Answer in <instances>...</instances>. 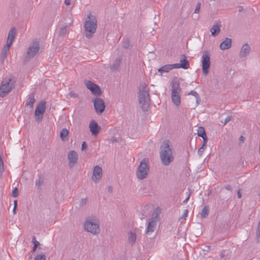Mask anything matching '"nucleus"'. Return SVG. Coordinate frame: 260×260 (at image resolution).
Segmentation results:
<instances>
[{
  "label": "nucleus",
  "mask_w": 260,
  "mask_h": 260,
  "mask_svg": "<svg viewBox=\"0 0 260 260\" xmlns=\"http://www.w3.org/2000/svg\"><path fill=\"white\" fill-rule=\"evenodd\" d=\"M171 99L173 103L177 106L180 104L181 91V88L179 83L177 82H172L171 85Z\"/></svg>",
  "instance_id": "obj_7"
},
{
  "label": "nucleus",
  "mask_w": 260,
  "mask_h": 260,
  "mask_svg": "<svg viewBox=\"0 0 260 260\" xmlns=\"http://www.w3.org/2000/svg\"><path fill=\"white\" fill-rule=\"evenodd\" d=\"M225 255V253H224V251H222L221 252L220 254V256L221 258H222Z\"/></svg>",
  "instance_id": "obj_52"
},
{
  "label": "nucleus",
  "mask_w": 260,
  "mask_h": 260,
  "mask_svg": "<svg viewBox=\"0 0 260 260\" xmlns=\"http://www.w3.org/2000/svg\"><path fill=\"white\" fill-rule=\"evenodd\" d=\"M159 157L164 166H169L174 159L173 148L169 140L163 141L160 147Z\"/></svg>",
  "instance_id": "obj_1"
},
{
  "label": "nucleus",
  "mask_w": 260,
  "mask_h": 260,
  "mask_svg": "<svg viewBox=\"0 0 260 260\" xmlns=\"http://www.w3.org/2000/svg\"><path fill=\"white\" fill-rule=\"evenodd\" d=\"M86 87L89 89L92 93L95 95H100L101 91L99 86L90 81H87L85 82Z\"/></svg>",
  "instance_id": "obj_12"
},
{
  "label": "nucleus",
  "mask_w": 260,
  "mask_h": 260,
  "mask_svg": "<svg viewBox=\"0 0 260 260\" xmlns=\"http://www.w3.org/2000/svg\"><path fill=\"white\" fill-rule=\"evenodd\" d=\"M33 242H34V246L35 247H38L39 245H40V243L39 242H38V241L36 240V238L35 237H34L33 238Z\"/></svg>",
  "instance_id": "obj_39"
},
{
  "label": "nucleus",
  "mask_w": 260,
  "mask_h": 260,
  "mask_svg": "<svg viewBox=\"0 0 260 260\" xmlns=\"http://www.w3.org/2000/svg\"><path fill=\"white\" fill-rule=\"evenodd\" d=\"M209 210L208 207H207L206 206L204 207L203 208V209H202V212L201 213V215L202 217L206 218L209 214Z\"/></svg>",
  "instance_id": "obj_30"
},
{
  "label": "nucleus",
  "mask_w": 260,
  "mask_h": 260,
  "mask_svg": "<svg viewBox=\"0 0 260 260\" xmlns=\"http://www.w3.org/2000/svg\"><path fill=\"white\" fill-rule=\"evenodd\" d=\"M40 49L39 43L38 41H34L27 49L24 61H29L33 58L39 52Z\"/></svg>",
  "instance_id": "obj_8"
},
{
  "label": "nucleus",
  "mask_w": 260,
  "mask_h": 260,
  "mask_svg": "<svg viewBox=\"0 0 260 260\" xmlns=\"http://www.w3.org/2000/svg\"><path fill=\"white\" fill-rule=\"evenodd\" d=\"M210 249V246H206L205 247V248L203 249L204 251H209Z\"/></svg>",
  "instance_id": "obj_46"
},
{
  "label": "nucleus",
  "mask_w": 260,
  "mask_h": 260,
  "mask_svg": "<svg viewBox=\"0 0 260 260\" xmlns=\"http://www.w3.org/2000/svg\"><path fill=\"white\" fill-rule=\"evenodd\" d=\"M16 30L15 28H11L8 34L7 44L11 46L15 38Z\"/></svg>",
  "instance_id": "obj_19"
},
{
  "label": "nucleus",
  "mask_w": 260,
  "mask_h": 260,
  "mask_svg": "<svg viewBox=\"0 0 260 260\" xmlns=\"http://www.w3.org/2000/svg\"><path fill=\"white\" fill-rule=\"evenodd\" d=\"M250 46L247 43L244 44L239 52V57L240 58L246 57L250 53Z\"/></svg>",
  "instance_id": "obj_18"
},
{
  "label": "nucleus",
  "mask_w": 260,
  "mask_h": 260,
  "mask_svg": "<svg viewBox=\"0 0 260 260\" xmlns=\"http://www.w3.org/2000/svg\"><path fill=\"white\" fill-rule=\"evenodd\" d=\"M70 3H71V0H65L64 1V4L67 5V6H69L70 5Z\"/></svg>",
  "instance_id": "obj_48"
},
{
  "label": "nucleus",
  "mask_w": 260,
  "mask_h": 260,
  "mask_svg": "<svg viewBox=\"0 0 260 260\" xmlns=\"http://www.w3.org/2000/svg\"><path fill=\"white\" fill-rule=\"evenodd\" d=\"M69 166L70 168H72L77 162L78 155L75 150L70 151L68 155Z\"/></svg>",
  "instance_id": "obj_14"
},
{
  "label": "nucleus",
  "mask_w": 260,
  "mask_h": 260,
  "mask_svg": "<svg viewBox=\"0 0 260 260\" xmlns=\"http://www.w3.org/2000/svg\"><path fill=\"white\" fill-rule=\"evenodd\" d=\"M11 46H10L8 44H6L4 46L0 55V58L2 61H4L5 59L7 58L8 54L9 52Z\"/></svg>",
  "instance_id": "obj_22"
},
{
  "label": "nucleus",
  "mask_w": 260,
  "mask_h": 260,
  "mask_svg": "<svg viewBox=\"0 0 260 260\" xmlns=\"http://www.w3.org/2000/svg\"><path fill=\"white\" fill-rule=\"evenodd\" d=\"M238 197L239 199H240L242 197V194L240 192V189H239L238 191Z\"/></svg>",
  "instance_id": "obj_51"
},
{
  "label": "nucleus",
  "mask_w": 260,
  "mask_h": 260,
  "mask_svg": "<svg viewBox=\"0 0 260 260\" xmlns=\"http://www.w3.org/2000/svg\"><path fill=\"white\" fill-rule=\"evenodd\" d=\"M120 63H121V59L118 58V59H116L115 60L114 62L113 63V64L110 66V70L112 71H116L117 70H118Z\"/></svg>",
  "instance_id": "obj_27"
},
{
  "label": "nucleus",
  "mask_w": 260,
  "mask_h": 260,
  "mask_svg": "<svg viewBox=\"0 0 260 260\" xmlns=\"http://www.w3.org/2000/svg\"><path fill=\"white\" fill-rule=\"evenodd\" d=\"M200 8H201V4L200 3H199L197 4L196 7L194 11V13H196V14H198L200 12Z\"/></svg>",
  "instance_id": "obj_36"
},
{
  "label": "nucleus",
  "mask_w": 260,
  "mask_h": 260,
  "mask_svg": "<svg viewBox=\"0 0 260 260\" xmlns=\"http://www.w3.org/2000/svg\"><path fill=\"white\" fill-rule=\"evenodd\" d=\"M187 212H188V210H185V212L182 215V218L185 217L187 216Z\"/></svg>",
  "instance_id": "obj_49"
},
{
  "label": "nucleus",
  "mask_w": 260,
  "mask_h": 260,
  "mask_svg": "<svg viewBox=\"0 0 260 260\" xmlns=\"http://www.w3.org/2000/svg\"><path fill=\"white\" fill-rule=\"evenodd\" d=\"M189 198H190V194H188L187 197L183 201V203H184V204L188 202Z\"/></svg>",
  "instance_id": "obj_47"
},
{
  "label": "nucleus",
  "mask_w": 260,
  "mask_h": 260,
  "mask_svg": "<svg viewBox=\"0 0 260 260\" xmlns=\"http://www.w3.org/2000/svg\"><path fill=\"white\" fill-rule=\"evenodd\" d=\"M202 71L204 75H207L209 73V69L210 66V54L208 51H204L202 57Z\"/></svg>",
  "instance_id": "obj_10"
},
{
  "label": "nucleus",
  "mask_w": 260,
  "mask_h": 260,
  "mask_svg": "<svg viewBox=\"0 0 260 260\" xmlns=\"http://www.w3.org/2000/svg\"><path fill=\"white\" fill-rule=\"evenodd\" d=\"M221 26L220 22H216L213 24V26L210 29L212 36L216 37L219 34Z\"/></svg>",
  "instance_id": "obj_20"
},
{
  "label": "nucleus",
  "mask_w": 260,
  "mask_h": 260,
  "mask_svg": "<svg viewBox=\"0 0 260 260\" xmlns=\"http://www.w3.org/2000/svg\"><path fill=\"white\" fill-rule=\"evenodd\" d=\"M149 172V160L147 158H144L141 160L137 168L136 176L139 180L144 179L147 178Z\"/></svg>",
  "instance_id": "obj_6"
},
{
  "label": "nucleus",
  "mask_w": 260,
  "mask_h": 260,
  "mask_svg": "<svg viewBox=\"0 0 260 260\" xmlns=\"http://www.w3.org/2000/svg\"><path fill=\"white\" fill-rule=\"evenodd\" d=\"M46 103L45 101H41L37 105L35 111V120L38 122H41L43 117L46 108Z\"/></svg>",
  "instance_id": "obj_9"
},
{
  "label": "nucleus",
  "mask_w": 260,
  "mask_h": 260,
  "mask_svg": "<svg viewBox=\"0 0 260 260\" xmlns=\"http://www.w3.org/2000/svg\"><path fill=\"white\" fill-rule=\"evenodd\" d=\"M69 95L71 97L77 98L78 96V94L77 93H74V92H70Z\"/></svg>",
  "instance_id": "obj_42"
},
{
  "label": "nucleus",
  "mask_w": 260,
  "mask_h": 260,
  "mask_svg": "<svg viewBox=\"0 0 260 260\" xmlns=\"http://www.w3.org/2000/svg\"><path fill=\"white\" fill-rule=\"evenodd\" d=\"M103 171L101 167L96 166L94 167L92 173V180L97 183L100 181L102 178Z\"/></svg>",
  "instance_id": "obj_13"
},
{
  "label": "nucleus",
  "mask_w": 260,
  "mask_h": 260,
  "mask_svg": "<svg viewBox=\"0 0 260 260\" xmlns=\"http://www.w3.org/2000/svg\"><path fill=\"white\" fill-rule=\"evenodd\" d=\"M57 2H58V3H60V2H61V0H57Z\"/></svg>",
  "instance_id": "obj_55"
},
{
  "label": "nucleus",
  "mask_w": 260,
  "mask_h": 260,
  "mask_svg": "<svg viewBox=\"0 0 260 260\" xmlns=\"http://www.w3.org/2000/svg\"><path fill=\"white\" fill-rule=\"evenodd\" d=\"M89 128L92 135L94 136H96L101 129V127L98 125L97 122L93 120L89 123Z\"/></svg>",
  "instance_id": "obj_17"
},
{
  "label": "nucleus",
  "mask_w": 260,
  "mask_h": 260,
  "mask_svg": "<svg viewBox=\"0 0 260 260\" xmlns=\"http://www.w3.org/2000/svg\"><path fill=\"white\" fill-rule=\"evenodd\" d=\"M18 189L17 188L15 187L12 192V196L14 198H16L18 196Z\"/></svg>",
  "instance_id": "obj_35"
},
{
  "label": "nucleus",
  "mask_w": 260,
  "mask_h": 260,
  "mask_svg": "<svg viewBox=\"0 0 260 260\" xmlns=\"http://www.w3.org/2000/svg\"><path fill=\"white\" fill-rule=\"evenodd\" d=\"M157 223L156 217H151L148 221L147 229L146 234H150L153 232L155 229Z\"/></svg>",
  "instance_id": "obj_16"
},
{
  "label": "nucleus",
  "mask_w": 260,
  "mask_h": 260,
  "mask_svg": "<svg viewBox=\"0 0 260 260\" xmlns=\"http://www.w3.org/2000/svg\"><path fill=\"white\" fill-rule=\"evenodd\" d=\"M204 150L205 149L204 148H203V147H201L200 148H199L198 150V153L199 155H200V156H202L204 151Z\"/></svg>",
  "instance_id": "obj_37"
},
{
  "label": "nucleus",
  "mask_w": 260,
  "mask_h": 260,
  "mask_svg": "<svg viewBox=\"0 0 260 260\" xmlns=\"http://www.w3.org/2000/svg\"><path fill=\"white\" fill-rule=\"evenodd\" d=\"M86 203V199H82L80 202V205L83 206Z\"/></svg>",
  "instance_id": "obj_43"
},
{
  "label": "nucleus",
  "mask_w": 260,
  "mask_h": 260,
  "mask_svg": "<svg viewBox=\"0 0 260 260\" xmlns=\"http://www.w3.org/2000/svg\"><path fill=\"white\" fill-rule=\"evenodd\" d=\"M225 188L228 190H232V188L230 185H227L225 186Z\"/></svg>",
  "instance_id": "obj_45"
},
{
  "label": "nucleus",
  "mask_w": 260,
  "mask_h": 260,
  "mask_svg": "<svg viewBox=\"0 0 260 260\" xmlns=\"http://www.w3.org/2000/svg\"><path fill=\"white\" fill-rule=\"evenodd\" d=\"M71 260H76V259L73 258Z\"/></svg>",
  "instance_id": "obj_56"
},
{
  "label": "nucleus",
  "mask_w": 260,
  "mask_h": 260,
  "mask_svg": "<svg viewBox=\"0 0 260 260\" xmlns=\"http://www.w3.org/2000/svg\"><path fill=\"white\" fill-rule=\"evenodd\" d=\"M245 138L243 136H241L240 137V140L241 141H244Z\"/></svg>",
  "instance_id": "obj_53"
},
{
  "label": "nucleus",
  "mask_w": 260,
  "mask_h": 260,
  "mask_svg": "<svg viewBox=\"0 0 260 260\" xmlns=\"http://www.w3.org/2000/svg\"><path fill=\"white\" fill-rule=\"evenodd\" d=\"M15 86V81L12 77H5L0 86V96L4 98L7 95Z\"/></svg>",
  "instance_id": "obj_4"
},
{
  "label": "nucleus",
  "mask_w": 260,
  "mask_h": 260,
  "mask_svg": "<svg viewBox=\"0 0 260 260\" xmlns=\"http://www.w3.org/2000/svg\"><path fill=\"white\" fill-rule=\"evenodd\" d=\"M17 202L16 200H15L14 201V208H13V212L14 214L16 213V209L17 208Z\"/></svg>",
  "instance_id": "obj_41"
},
{
  "label": "nucleus",
  "mask_w": 260,
  "mask_h": 260,
  "mask_svg": "<svg viewBox=\"0 0 260 260\" xmlns=\"http://www.w3.org/2000/svg\"><path fill=\"white\" fill-rule=\"evenodd\" d=\"M197 134L198 136L202 137L203 139L207 138L206 134L205 132L204 127L200 126L198 128Z\"/></svg>",
  "instance_id": "obj_28"
},
{
  "label": "nucleus",
  "mask_w": 260,
  "mask_h": 260,
  "mask_svg": "<svg viewBox=\"0 0 260 260\" xmlns=\"http://www.w3.org/2000/svg\"><path fill=\"white\" fill-rule=\"evenodd\" d=\"M174 69H175L174 64H168L158 69V72L162 74L164 73H168Z\"/></svg>",
  "instance_id": "obj_21"
},
{
  "label": "nucleus",
  "mask_w": 260,
  "mask_h": 260,
  "mask_svg": "<svg viewBox=\"0 0 260 260\" xmlns=\"http://www.w3.org/2000/svg\"><path fill=\"white\" fill-rule=\"evenodd\" d=\"M232 46V40L229 38H225L220 45V48L221 50H226L229 49Z\"/></svg>",
  "instance_id": "obj_23"
},
{
  "label": "nucleus",
  "mask_w": 260,
  "mask_h": 260,
  "mask_svg": "<svg viewBox=\"0 0 260 260\" xmlns=\"http://www.w3.org/2000/svg\"><path fill=\"white\" fill-rule=\"evenodd\" d=\"M149 88L145 83H141L139 86L138 97L140 107L146 111L150 105Z\"/></svg>",
  "instance_id": "obj_2"
},
{
  "label": "nucleus",
  "mask_w": 260,
  "mask_h": 260,
  "mask_svg": "<svg viewBox=\"0 0 260 260\" xmlns=\"http://www.w3.org/2000/svg\"><path fill=\"white\" fill-rule=\"evenodd\" d=\"M36 100L35 99V95L34 93L29 94L27 96L25 106L30 108H32L34 104L35 103Z\"/></svg>",
  "instance_id": "obj_24"
},
{
  "label": "nucleus",
  "mask_w": 260,
  "mask_h": 260,
  "mask_svg": "<svg viewBox=\"0 0 260 260\" xmlns=\"http://www.w3.org/2000/svg\"><path fill=\"white\" fill-rule=\"evenodd\" d=\"M37 247H35V246H34L32 250L33 252H36V251L37 250Z\"/></svg>",
  "instance_id": "obj_54"
},
{
  "label": "nucleus",
  "mask_w": 260,
  "mask_h": 260,
  "mask_svg": "<svg viewBox=\"0 0 260 260\" xmlns=\"http://www.w3.org/2000/svg\"><path fill=\"white\" fill-rule=\"evenodd\" d=\"M68 27L64 26L63 27H61L59 31V35L60 36H63L64 35H66L68 32Z\"/></svg>",
  "instance_id": "obj_32"
},
{
  "label": "nucleus",
  "mask_w": 260,
  "mask_h": 260,
  "mask_svg": "<svg viewBox=\"0 0 260 260\" xmlns=\"http://www.w3.org/2000/svg\"><path fill=\"white\" fill-rule=\"evenodd\" d=\"M203 139V145L201 147H203V148H204L205 147H206L207 146V141H208V138H205L204 139Z\"/></svg>",
  "instance_id": "obj_40"
},
{
  "label": "nucleus",
  "mask_w": 260,
  "mask_h": 260,
  "mask_svg": "<svg viewBox=\"0 0 260 260\" xmlns=\"http://www.w3.org/2000/svg\"><path fill=\"white\" fill-rule=\"evenodd\" d=\"M93 105L97 113H102L105 109V102L101 99L95 98L93 102Z\"/></svg>",
  "instance_id": "obj_11"
},
{
  "label": "nucleus",
  "mask_w": 260,
  "mask_h": 260,
  "mask_svg": "<svg viewBox=\"0 0 260 260\" xmlns=\"http://www.w3.org/2000/svg\"><path fill=\"white\" fill-rule=\"evenodd\" d=\"M107 190H108V191L109 192H112V190H113V188L112 186H109L108 188H107Z\"/></svg>",
  "instance_id": "obj_50"
},
{
  "label": "nucleus",
  "mask_w": 260,
  "mask_h": 260,
  "mask_svg": "<svg viewBox=\"0 0 260 260\" xmlns=\"http://www.w3.org/2000/svg\"><path fill=\"white\" fill-rule=\"evenodd\" d=\"M100 220L95 216L88 217L84 222V230L91 234L96 235L100 233Z\"/></svg>",
  "instance_id": "obj_3"
},
{
  "label": "nucleus",
  "mask_w": 260,
  "mask_h": 260,
  "mask_svg": "<svg viewBox=\"0 0 260 260\" xmlns=\"http://www.w3.org/2000/svg\"><path fill=\"white\" fill-rule=\"evenodd\" d=\"M34 260H46V256L44 254L37 255Z\"/></svg>",
  "instance_id": "obj_33"
},
{
  "label": "nucleus",
  "mask_w": 260,
  "mask_h": 260,
  "mask_svg": "<svg viewBox=\"0 0 260 260\" xmlns=\"http://www.w3.org/2000/svg\"><path fill=\"white\" fill-rule=\"evenodd\" d=\"M87 149V145H86V143L85 142H83L82 144V150H84Z\"/></svg>",
  "instance_id": "obj_44"
},
{
  "label": "nucleus",
  "mask_w": 260,
  "mask_h": 260,
  "mask_svg": "<svg viewBox=\"0 0 260 260\" xmlns=\"http://www.w3.org/2000/svg\"><path fill=\"white\" fill-rule=\"evenodd\" d=\"M69 131L67 128H63L60 133V138L63 141H66L68 139Z\"/></svg>",
  "instance_id": "obj_26"
},
{
  "label": "nucleus",
  "mask_w": 260,
  "mask_h": 260,
  "mask_svg": "<svg viewBox=\"0 0 260 260\" xmlns=\"http://www.w3.org/2000/svg\"><path fill=\"white\" fill-rule=\"evenodd\" d=\"M97 21L95 16L88 15L84 23L85 35L90 38L95 32L97 27Z\"/></svg>",
  "instance_id": "obj_5"
},
{
  "label": "nucleus",
  "mask_w": 260,
  "mask_h": 260,
  "mask_svg": "<svg viewBox=\"0 0 260 260\" xmlns=\"http://www.w3.org/2000/svg\"><path fill=\"white\" fill-rule=\"evenodd\" d=\"M175 69L182 68L187 69L189 68V61L186 59V57L184 55H182L180 59V63H174Z\"/></svg>",
  "instance_id": "obj_15"
},
{
  "label": "nucleus",
  "mask_w": 260,
  "mask_h": 260,
  "mask_svg": "<svg viewBox=\"0 0 260 260\" xmlns=\"http://www.w3.org/2000/svg\"><path fill=\"white\" fill-rule=\"evenodd\" d=\"M187 94L188 95H192L195 96L196 99V102L197 104H199L201 100H200V96H199V94L196 91L191 90L189 92H188Z\"/></svg>",
  "instance_id": "obj_29"
},
{
  "label": "nucleus",
  "mask_w": 260,
  "mask_h": 260,
  "mask_svg": "<svg viewBox=\"0 0 260 260\" xmlns=\"http://www.w3.org/2000/svg\"><path fill=\"white\" fill-rule=\"evenodd\" d=\"M44 181L42 179L39 178L36 180V186L38 187V189H41V186L43 184Z\"/></svg>",
  "instance_id": "obj_31"
},
{
  "label": "nucleus",
  "mask_w": 260,
  "mask_h": 260,
  "mask_svg": "<svg viewBox=\"0 0 260 260\" xmlns=\"http://www.w3.org/2000/svg\"><path fill=\"white\" fill-rule=\"evenodd\" d=\"M122 46L125 48H127L129 46V41L127 39L123 40L122 42Z\"/></svg>",
  "instance_id": "obj_34"
},
{
  "label": "nucleus",
  "mask_w": 260,
  "mask_h": 260,
  "mask_svg": "<svg viewBox=\"0 0 260 260\" xmlns=\"http://www.w3.org/2000/svg\"><path fill=\"white\" fill-rule=\"evenodd\" d=\"M136 240V234L135 233H133L132 232H130L128 234V237H127V241L128 243L131 245H133Z\"/></svg>",
  "instance_id": "obj_25"
},
{
  "label": "nucleus",
  "mask_w": 260,
  "mask_h": 260,
  "mask_svg": "<svg viewBox=\"0 0 260 260\" xmlns=\"http://www.w3.org/2000/svg\"><path fill=\"white\" fill-rule=\"evenodd\" d=\"M232 117L231 116H228L224 119V121L223 122V125H225L228 122L231 120Z\"/></svg>",
  "instance_id": "obj_38"
}]
</instances>
